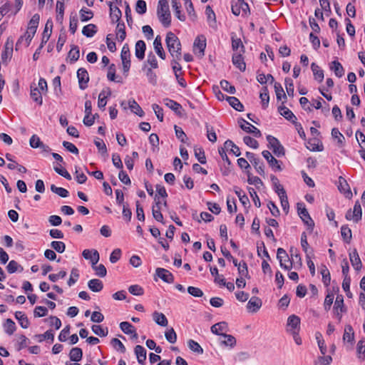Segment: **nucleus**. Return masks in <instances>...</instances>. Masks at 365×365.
I'll return each instance as SVG.
<instances>
[{
    "instance_id": "46",
    "label": "nucleus",
    "mask_w": 365,
    "mask_h": 365,
    "mask_svg": "<svg viewBox=\"0 0 365 365\" xmlns=\"http://www.w3.org/2000/svg\"><path fill=\"white\" fill-rule=\"evenodd\" d=\"M148 64L151 68H158V63L155 56L153 53H150L148 55L147 60L144 63V68H146V65Z\"/></svg>"
},
{
    "instance_id": "43",
    "label": "nucleus",
    "mask_w": 365,
    "mask_h": 365,
    "mask_svg": "<svg viewBox=\"0 0 365 365\" xmlns=\"http://www.w3.org/2000/svg\"><path fill=\"white\" fill-rule=\"evenodd\" d=\"M7 271L9 273L12 274L17 271L22 272L24 270L23 267H21L19 263L15 260H11L7 267Z\"/></svg>"
},
{
    "instance_id": "63",
    "label": "nucleus",
    "mask_w": 365,
    "mask_h": 365,
    "mask_svg": "<svg viewBox=\"0 0 365 365\" xmlns=\"http://www.w3.org/2000/svg\"><path fill=\"white\" fill-rule=\"evenodd\" d=\"M237 269L241 277H250L247 265L245 261H242L239 263Z\"/></svg>"
},
{
    "instance_id": "49",
    "label": "nucleus",
    "mask_w": 365,
    "mask_h": 365,
    "mask_svg": "<svg viewBox=\"0 0 365 365\" xmlns=\"http://www.w3.org/2000/svg\"><path fill=\"white\" fill-rule=\"evenodd\" d=\"M189 349L195 353L202 354L203 353V349L201 346L192 339H190L187 341Z\"/></svg>"
},
{
    "instance_id": "32",
    "label": "nucleus",
    "mask_w": 365,
    "mask_h": 365,
    "mask_svg": "<svg viewBox=\"0 0 365 365\" xmlns=\"http://www.w3.org/2000/svg\"><path fill=\"white\" fill-rule=\"evenodd\" d=\"M227 330V324L225 322L217 323L211 327V331L217 335L223 334L222 331Z\"/></svg>"
},
{
    "instance_id": "22",
    "label": "nucleus",
    "mask_w": 365,
    "mask_h": 365,
    "mask_svg": "<svg viewBox=\"0 0 365 365\" xmlns=\"http://www.w3.org/2000/svg\"><path fill=\"white\" fill-rule=\"evenodd\" d=\"M242 53H243L240 52L234 53L232 56V63L241 71H245L246 68V64L244 61Z\"/></svg>"
},
{
    "instance_id": "15",
    "label": "nucleus",
    "mask_w": 365,
    "mask_h": 365,
    "mask_svg": "<svg viewBox=\"0 0 365 365\" xmlns=\"http://www.w3.org/2000/svg\"><path fill=\"white\" fill-rule=\"evenodd\" d=\"M14 41L11 38H8L4 45V49L1 54V59L3 61H6L7 58L11 57L13 53Z\"/></svg>"
},
{
    "instance_id": "51",
    "label": "nucleus",
    "mask_w": 365,
    "mask_h": 365,
    "mask_svg": "<svg viewBox=\"0 0 365 365\" xmlns=\"http://www.w3.org/2000/svg\"><path fill=\"white\" fill-rule=\"evenodd\" d=\"M222 336L225 339L221 341L222 344L232 348L236 345V339L232 335L225 334Z\"/></svg>"
},
{
    "instance_id": "64",
    "label": "nucleus",
    "mask_w": 365,
    "mask_h": 365,
    "mask_svg": "<svg viewBox=\"0 0 365 365\" xmlns=\"http://www.w3.org/2000/svg\"><path fill=\"white\" fill-rule=\"evenodd\" d=\"M332 361L330 356H319L314 362V365H329Z\"/></svg>"
},
{
    "instance_id": "45",
    "label": "nucleus",
    "mask_w": 365,
    "mask_h": 365,
    "mask_svg": "<svg viewBox=\"0 0 365 365\" xmlns=\"http://www.w3.org/2000/svg\"><path fill=\"white\" fill-rule=\"evenodd\" d=\"M116 36L120 41H123L125 38L126 33L124 23H118L116 26Z\"/></svg>"
},
{
    "instance_id": "36",
    "label": "nucleus",
    "mask_w": 365,
    "mask_h": 365,
    "mask_svg": "<svg viewBox=\"0 0 365 365\" xmlns=\"http://www.w3.org/2000/svg\"><path fill=\"white\" fill-rule=\"evenodd\" d=\"M128 105L133 113L140 117H143L144 115V111L134 99L129 100Z\"/></svg>"
},
{
    "instance_id": "24",
    "label": "nucleus",
    "mask_w": 365,
    "mask_h": 365,
    "mask_svg": "<svg viewBox=\"0 0 365 365\" xmlns=\"http://www.w3.org/2000/svg\"><path fill=\"white\" fill-rule=\"evenodd\" d=\"M153 46H154V49H155L156 53L158 54V56L163 60H165L166 58V54L163 48L162 43H161V38L160 36H157L155 37L154 42H153Z\"/></svg>"
},
{
    "instance_id": "58",
    "label": "nucleus",
    "mask_w": 365,
    "mask_h": 365,
    "mask_svg": "<svg viewBox=\"0 0 365 365\" xmlns=\"http://www.w3.org/2000/svg\"><path fill=\"white\" fill-rule=\"evenodd\" d=\"M80 57L79 48L77 46H73L68 52V58L73 62L78 60Z\"/></svg>"
},
{
    "instance_id": "40",
    "label": "nucleus",
    "mask_w": 365,
    "mask_h": 365,
    "mask_svg": "<svg viewBox=\"0 0 365 365\" xmlns=\"http://www.w3.org/2000/svg\"><path fill=\"white\" fill-rule=\"evenodd\" d=\"M83 356V351L81 348L74 347L70 351L69 357L73 361H79Z\"/></svg>"
},
{
    "instance_id": "56",
    "label": "nucleus",
    "mask_w": 365,
    "mask_h": 365,
    "mask_svg": "<svg viewBox=\"0 0 365 365\" xmlns=\"http://www.w3.org/2000/svg\"><path fill=\"white\" fill-rule=\"evenodd\" d=\"M120 328L126 334H130L135 332V327L128 322H121L120 324Z\"/></svg>"
},
{
    "instance_id": "11",
    "label": "nucleus",
    "mask_w": 365,
    "mask_h": 365,
    "mask_svg": "<svg viewBox=\"0 0 365 365\" xmlns=\"http://www.w3.org/2000/svg\"><path fill=\"white\" fill-rule=\"evenodd\" d=\"M246 157L250 161V163L253 165L257 172L260 175H264V166L262 163L259 162V159L256 158L254 153L250 152H247L245 153Z\"/></svg>"
},
{
    "instance_id": "41",
    "label": "nucleus",
    "mask_w": 365,
    "mask_h": 365,
    "mask_svg": "<svg viewBox=\"0 0 365 365\" xmlns=\"http://www.w3.org/2000/svg\"><path fill=\"white\" fill-rule=\"evenodd\" d=\"M343 339L348 342L352 343L354 340V333L353 328L351 325H346L344 328V333L343 335Z\"/></svg>"
},
{
    "instance_id": "62",
    "label": "nucleus",
    "mask_w": 365,
    "mask_h": 365,
    "mask_svg": "<svg viewBox=\"0 0 365 365\" xmlns=\"http://www.w3.org/2000/svg\"><path fill=\"white\" fill-rule=\"evenodd\" d=\"M165 336L168 341L171 344H174L177 341V334L173 328L167 330L165 333Z\"/></svg>"
},
{
    "instance_id": "54",
    "label": "nucleus",
    "mask_w": 365,
    "mask_h": 365,
    "mask_svg": "<svg viewBox=\"0 0 365 365\" xmlns=\"http://www.w3.org/2000/svg\"><path fill=\"white\" fill-rule=\"evenodd\" d=\"M40 16L38 14H34L31 19L30 20L28 28L31 30V31H36L37 27L39 24Z\"/></svg>"
},
{
    "instance_id": "10",
    "label": "nucleus",
    "mask_w": 365,
    "mask_h": 365,
    "mask_svg": "<svg viewBox=\"0 0 365 365\" xmlns=\"http://www.w3.org/2000/svg\"><path fill=\"white\" fill-rule=\"evenodd\" d=\"M77 78L78 80L79 88L84 90L88 87L89 81V76L88 71L84 68H80L77 71Z\"/></svg>"
},
{
    "instance_id": "9",
    "label": "nucleus",
    "mask_w": 365,
    "mask_h": 365,
    "mask_svg": "<svg viewBox=\"0 0 365 365\" xmlns=\"http://www.w3.org/2000/svg\"><path fill=\"white\" fill-rule=\"evenodd\" d=\"M287 331L296 333L299 331L300 318L294 314L289 316L287 319Z\"/></svg>"
},
{
    "instance_id": "4",
    "label": "nucleus",
    "mask_w": 365,
    "mask_h": 365,
    "mask_svg": "<svg viewBox=\"0 0 365 365\" xmlns=\"http://www.w3.org/2000/svg\"><path fill=\"white\" fill-rule=\"evenodd\" d=\"M277 258L279 262V265L282 268L286 270H290L292 268V262L289 257L286 250L283 248H278L277 252Z\"/></svg>"
},
{
    "instance_id": "7",
    "label": "nucleus",
    "mask_w": 365,
    "mask_h": 365,
    "mask_svg": "<svg viewBox=\"0 0 365 365\" xmlns=\"http://www.w3.org/2000/svg\"><path fill=\"white\" fill-rule=\"evenodd\" d=\"M120 58L124 73H128L130 68V52L128 44H125L121 50Z\"/></svg>"
},
{
    "instance_id": "3",
    "label": "nucleus",
    "mask_w": 365,
    "mask_h": 365,
    "mask_svg": "<svg viewBox=\"0 0 365 365\" xmlns=\"http://www.w3.org/2000/svg\"><path fill=\"white\" fill-rule=\"evenodd\" d=\"M297 211L300 218L307 225L308 229L310 230V232H312L314 227V220L311 218L307 210L305 207V205L303 203H297Z\"/></svg>"
},
{
    "instance_id": "14",
    "label": "nucleus",
    "mask_w": 365,
    "mask_h": 365,
    "mask_svg": "<svg viewBox=\"0 0 365 365\" xmlns=\"http://www.w3.org/2000/svg\"><path fill=\"white\" fill-rule=\"evenodd\" d=\"M339 185H338V189L341 192H343L346 197L349 199L352 197V193L350 190V187L349 184L347 183L345 178L340 176L339 178Z\"/></svg>"
},
{
    "instance_id": "13",
    "label": "nucleus",
    "mask_w": 365,
    "mask_h": 365,
    "mask_svg": "<svg viewBox=\"0 0 365 365\" xmlns=\"http://www.w3.org/2000/svg\"><path fill=\"white\" fill-rule=\"evenodd\" d=\"M155 274L165 282L170 284L174 282V276L166 269L157 268L155 270Z\"/></svg>"
},
{
    "instance_id": "29",
    "label": "nucleus",
    "mask_w": 365,
    "mask_h": 365,
    "mask_svg": "<svg viewBox=\"0 0 365 365\" xmlns=\"http://www.w3.org/2000/svg\"><path fill=\"white\" fill-rule=\"evenodd\" d=\"M330 69L333 71L338 78H341L344 74V69L342 65L338 61H334L330 64Z\"/></svg>"
},
{
    "instance_id": "12",
    "label": "nucleus",
    "mask_w": 365,
    "mask_h": 365,
    "mask_svg": "<svg viewBox=\"0 0 365 365\" xmlns=\"http://www.w3.org/2000/svg\"><path fill=\"white\" fill-rule=\"evenodd\" d=\"M206 48V39L203 36H198L194 41V51L198 49L196 54L199 57H202L205 55V49Z\"/></svg>"
},
{
    "instance_id": "35",
    "label": "nucleus",
    "mask_w": 365,
    "mask_h": 365,
    "mask_svg": "<svg viewBox=\"0 0 365 365\" xmlns=\"http://www.w3.org/2000/svg\"><path fill=\"white\" fill-rule=\"evenodd\" d=\"M15 317L19 321L21 327L24 329H26L29 326V321L26 315L21 312H16L15 313Z\"/></svg>"
},
{
    "instance_id": "50",
    "label": "nucleus",
    "mask_w": 365,
    "mask_h": 365,
    "mask_svg": "<svg viewBox=\"0 0 365 365\" xmlns=\"http://www.w3.org/2000/svg\"><path fill=\"white\" fill-rule=\"evenodd\" d=\"M173 8L175 10V14L176 17L181 21H184L185 20V16L181 14V11L180 10V5L178 2V0H172Z\"/></svg>"
},
{
    "instance_id": "37",
    "label": "nucleus",
    "mask_w": 365,
    "mask_h": 365,
    "mask_svg": "<svg viewBox=\"0 0 365 365\" xmlns=\"http://www.w3.org/2000/svg\"><path fill=\"white\" fill-rule=\"evenodd\" d=\"M311 68L313 72L314 78L319 82H322L324 80V71L320 69L318 65L315 63H312L311 65Z\"/></svg>"
},
{
    "instance_id": "21",
    "label": "nucleus",
    "mask_w": 365,
    "mask_h": 365,
    "mask_svg": "<svg viewBox=\"0 0 365 365\" xmlns=\"http://www.w3.org/2000/svg\"><path fill=\"white\" fill-rule=\"evenodd\" d=\"M110 7V16L113 23L118 22L120 20L122 12L120 9L113 6L112 2L108 3Z\"/></svg>"
},
{
    "instance_id": "34",
    "label": "nucleus",
    "mask_w": 365,
    "mask_h": 365,
    "mask_svg": "<svg viewBox=\"0 0 365 365\" xmlns=\"http://www.w3.org/2000/svg\"><path fill=\"white\" fill-rule=\"evenodd\" d=\"M153 319L156 324L162 327H166L168 325V319L164 314L155 312L153 314Z\"/></svg>"
},
{
    "instance_id": "17",
    "label": "nucleus",
    "mask_w": 365,
    "mask_h": 365,
    "mask_svg": "<svg viewBox=\"0 0 365 365\" xmlns=\"http://www.w3.org/2000/svg\"><path fill=\"white\" fill-rule=\"evenodd\" d=\"M262 154L272 168H276L277 170H282V168L279 165V161L274 158L269 151L264 150Z\"/></svg>"
},
{
    "instance_id": "44",
    "label": "nucleus",
    "mask_w": 365,
    "mask_h": 365,
    "mask_svg": "<svg viewBox=\"0 0 365 365\" xmlns=\"http://www.w3.org/2000/svg\"><path fill=\"white\" fill-rule=\"evenodd\" d=\"M322 276V282L326 287H328L330 284L331 277L329 269L325 265H322L320 270Z\"/></svg>"
},
{
    "instance_id": "1",
    "label": "nucleus",
    "mask_w": 365,
    "mask_h": 365,
    "mask_svg": "<svg viewBox=\"0 0 365 365\" xmlns=\"http://www.w3.org/2000/svg\"><path fill=\"white\" fill-rule=\"evenodd\" d=\"M166 45L169 53L173 58L181 60V43L178 38L171 31L166 35Z\"/></svg>"
},
{
    "instance_id": "28",
    "label": "nucleus",
    "mask_w": 365,
    "mask_h": 365,
    "mask_svg": "<svg viewBox=\"0 0 365 365\" xmlns=\"http://www.w3.org/2000/svg\"><path fill=\"white\" fill-rule=\"evenodd\" d=\"M135 354L136 355L138 362L143 364L146 359V350L140 345H137L135 347Z\"/></svg>"
},
{
    "instance_id": "31",
    "label": "nucleus",
    "mask_w": 365,
    "mask_h": 365,
    "mask_svg": "<svg viewBox=\"0 0 365 365\" xmlns=\"http://www.w3.org/2000/svg\"><path fill=\"white\" fill-rule=\"evenodd\" d=\"M88 287L91 291L98 292L103 289V284L100 279H93L88 281Z\"/></svg>"
},
{
    "instance_id": "57",
    "label": "nucleus",
    "mask_w": 365,
    "mask_h": 365,
    "mask_svg": "<svg viewBox=\"0 0 365 365\" xmlns=\"http://www.w3.org/2000/svg\"><path fill=\"white\" fill-rule=\"evenodd\" d=\"M5 331L9 335H12L16 330L14 322L11 319H7L4 324Z\"/></svg>"
},
{
    "instance_id": "52",
    "label": "nucleus",
    "mask_w": 365,
    "mask_h": 365,
    "mask_svg": "<svg viewBox=\"0 0 365 365\" xmlns=\"http://www.w3.org/2000/svg\"><path fill=\"white\" fill-rule=\"evenodd\" d=\"M232 47L233 51H237V50L240 48L239 52L245 53V46L242 44V42L240 38H235L234 37H232Z\"/></svg>"
},
{
    "instance_id": "33",
    "label": "nucleus",
    "mask_w": 365,
    "mask_h": 365,
    "mask_svg": "<svg viewBox=\"0 0 365 365\" xmlns=\"http://www.w3.org/2000/svg\"><path fill=\"white\" fill-rule=\"evenodd\" d=\"M301 245L302 250L306 253V258H309V255H313V250L309 249V244L307 242V237L305 232H303L301 236Z\"/></svg>"
},
{
    "instance_id": "18",
    "label": "nucleus",
    "mask_w": 365,
    "mask_h": 365,
    "mask_svg": "<svg viewBox=\"0 0 365 365\" xmlns=\"http://www.w3.org/2000/svg\"><path fill=\"white\" fill-rule=\"evenodd\" d=\"M247 15L250 13L249 5L247 3L235 4L232 5V12L235 16H239L241 13Z\"/></svg>"
},
{
    "instance_id": "53",
    "label": "nucleus",
    "mask_w": 365,
    "mask_h": 365,
    "mask_svg": "<svg viewBox=\"0 0 365 365\" xmlns=\"http://www.w3.org/2000/svg\"><path fill=\"white\" fill-rule=\"evenodd\" d=\"M51 190L61 197H66L68 196L69 194L68 191L66 189L63 187H57L55 185H51Z\"/></svg>"
},
{
    "instance_id": "19",
    "label": "nucleus",
    "mask_w": 365,
    "mask_h": 365,
    "mask_svg": "<svg viewBox=\"0 0 365 365\" xmlns=\"http://www.w3.org/2000/svg\"><path fill=\"white\" fill-rule=\"evenodd\" d=\"M242 121L243 122V124H240V128L245 132L248 133H252L255 137H260L261 136V132L260 130L246 121L244 119H242Z\"/></svg>"
},
{
    "instance_id": "8",
    "label": "nucleus",
    "mask_w": 365,
    "mask_h": 365,
    "mask_svg": "<svg viewBox=\"0 0 365 365\" xmlns=\"http://www.w3.org/2000/svg\"><path fill=\"white\" fill-rule=\"evenodd\" d=\"M276 192H277L279 197L282 210L284 211L286 214H287L289 212V205L285 190L281 185H279L277 186Z\"/></svg>"
},
{
    "instance_id": "59",
    "label": "nucleus",
    "mask_w": 365,
    "mask_h": 365,
    "mask_svg": "<svg viewBox=\"0 0 365 365\" xmlns=\"http://www.w3.org/2000/svg\"><path fill=\"white\" fill-rule=\"evenodd\" d=\"M331 136L333 138L336 139L337 142L339 145H342L344 143L345 138L344 136L339 132L338 128H334L331 130Z\"/></svg>"
},
{
    "instance_id": "16",
    "label": "nucleus",
    "mask_w": 365,
    "mask_h": 365,
    "mask_svg": "<svg viewBox=\"0 0 365 365\" xmlns=\"http://www.w3.org/2000/svg\"><path fill=\"white\" fill-rule=\"evenodd\" d=\"M82 255L86 259H91L92 265H95L99 261V253L96 250H84L83 251Z\"/></svg>"
},
{
    "instance_id": "20",
    "label": "nucleus",
    "mask_w": 365,
    "mask_h": 365,
    "mask_svg": "<svg viewBox=\"0 0 365 365\" xmlns=\"http://www.w3.org/2000/svg\"><path fill=\"white\" fill-rule=\"evenodd\" d=\"M262 300L257 297H252L248 302L247 308L251 312H257L262 307Z\"/></svg>"
},
{
    "instance_id": "25",
    "label": "nucleus",
    "mask_w": 365,
    "mask_h": 365,
    "mask_svg": "<svg viewBox=\"0 0 365 365\" xmlns=\"http://www.w3.org/2000/svg\"><path fill=\"white\" fill-rule=\"evenodd\" d=\"M349 258L353 267L356 270L361 269L362 264L358 252L356 249H354L351 253H349Z\"/></svg>"
},
{
    "instance_id": "42",
    "label": "nucleus",
    "mask_w": 365,
    "mask_h": 365,
    "mask_svg": "<svg viewBox=\"0 0 365 365\" xmlns=\"http://www.w3.org/2000/svg\"><path fill=\"white\" fill-rule=\"evenodd\" d=\"M97 32L96 26L95 24H88L83 28L82 34L86 37H92Z\"/></svg>"
},
{
    "instance_id": "27",
    "label": "nucleus",
    "mask_w": 365,
    "mask_h": 365,
    "mask_svg": "<svg viewBox=\"0 0 365 365\" xmlns=\"http://www.w3.org/2000/svg\"><path fill=\"white\" fill-rule=\"evenodd\" d=\"M164 103L166 106L173 110L176 114L181 115V110H182V106L169 98L164 99Z\"/></svg>"
},
{
    "instance_id": "38",
    "label": "nucleus",
    "mask_w": 365,
    "mask_h": 365,
    "mask_svg": "<svg viewBox=\"0 0 365 365\" xmlns=\"http://www.w3.org/2000/svg\"><path fill=\"white\" fill-rule=\"evenodd\" d=\"M226 100L228 101L229 104L235 108L237 111H242L243 110L244 106L240 103L239 99L234 96H227L226 98Z\"/></svg>"
},
{
    "instance_id": "61",
    "label": "nucleus",
    "mask_w": 365,
    "mask_h": 365,
    "mask_svg": "<svg viewBox=\"0 0 365 365\" xmlns=\"http://www.w3.org/2000/svg\"><path fill=\"white\" fill-rule=\"evenodd\" d=\"M51 247L58 253H63L66 250V245L61 241H53Z\"/></svg>"
},
{
    "instance_id": "2",
    "label": "nucleus",
    "mask_w": 365,
    "mask_h": 365,
    "mask_svg": "<svg viewBox=\"0 0 365 365\" xmlns=\"http://www.w3.org/2000/svg\"><path fill=\"white\" fill-rule=\"evenodd\" d=\"M157 14L159 20L163 25L165 27L170 26L171 23V16L167 0H159Z\"/></svg>"
},
{
    "instance_id": "55",
    "label": "nucleus",
    "mask_w": 365,
    "mask_h": 365,
    "mask_svg": "<svg viewBox=\"0 0 365 365\" xmlns=\"http://www.w3.org/2000/svg\"><path fill=\"white\" fill-rule=\"evenodd\" d=\"M274 91L276 93L277 99L278 101H280L282 98H283L285 100L287 99V96L279 83L276 82L274 83Z\"/></svg>"
},
{
    "instance_id": "47",
    "label": "nucleus",
    "mask_w": 365,
    "mask_h": 365,
    "mask_svg": "<svg viewBox=\"0 0 365 365\" xmlns=\"http://www.w3.org/2000/svg\"><path fill=\"white\" fill-rule=\"evenodd\" d=\"M358 358L361 361L365 360V339L360 340L357 344Z\"/></svg>"
},
{
    "instance_id": "23",
    "label": "nucleus",
    "mask_w": 365,
    "mask_h": 365,
    "mask_svg": "<svg viewBox=\"0 0 365 365\" xmlns=\"http://www.w3.org/2000/svg\"><path fill=\"white\" fill-rule=\"evenodd\" d=\"M146 49L145 43L139 40L136 42L135 46V55L139 60H143L145 57V51Z\"/></svg>"
},
{
    "instance_id": "26",
    "label": "nucleus",
    "mask_w": 365,
    "mask_h": 365,
    "mask_svg": "<svg viewBox=\"0 0 365 365\" xmlns=\"http://www.w3.org/2000/svg\"><path fill=\"white\" fill-rule=\"evenodd\" d=\"M31 97L34 101L38 103L39 106L42 105L43 98L39 89L36 87V85L31 84Z\"/></svg>"
},
{
    "instance_id": "30",
    "label": "nucleus",
    "mask_w": 365,
    "mask_h": 365,
    "mask_svg": "<svg viewBox=\"0 0 365 365\" xmlns=\"http://www.w3.org/2000/svg\"><path fill=\"white\" fill-rule=\"evenodd\" d=\"M278 110H279V113L282 116H284L287 120H291L292 122V120H295V121L297 120V118L294 115V113L289 108L285 107L284 106L282 105V106H279Z\"/></svg>"
},
{
    "instance_id": "60",
    "label": "nucleus",
    "mask_w": 365,
    "mask_h": 365,
    "mask_svg": "<svg viewBox=\"0 0 365 365\" xmlns=\"http://www.w3.org/2000/svg\"><path fill=\"white\" fill-rule=\"evenodd\" d=\"M93 16V12L88 9H81L80 11V17L82 21H87Z\"/></svg>"
},
{
    "instance_id": "48",
    "label": "nucleus",
    "mask_w": 365,
    "mask_h": 365,
    "mask_svg": "<svg viewBox=\"0 0 365 365\" xmlns=\"http://www.w3.org/2000/svg\"><path fill=\"white\" fill-rule=\"evenodd\" d=\"M341 237H343L344 240L346 243H349L352 238V235H351V230L347 225H343L341 227Z\"/></svg>"
},
{
    "instance_id": "39",
    "label": "nucleus",
    "mask_w": 365,
    "mask_h": 365,
    "mask_svg": "<svg viewBox=\"0 0 365 365\" xmlns=\"http://www.w3.org/2000/svg\"><path fill=\"white\" fill-rule=\"evenodd\" d=\"M52 26H53L52 21L50 20H48L46 24L44 31L43 32V36H42V41H41L42 44L46 43L48 41V40L49 39V38L51 36V34Z\"/></svg>"
},
{
    "instance_id": "6",
    "label": "nucleus",
    "mask_w": 365,
    "mask_h": 365,
    "mask_svg": "<svg viewBox=\"0 0 365 365\" xmlns=\"http://www.w3.org/2000/svg\"><path fill=\"white\" fill-rule=\"evenodd\" d=\"M362 216L361 207L359 201H356L353 211L351 210H348L346 213L345 217L347 220H354L355 222H358L361 220Z\"/></svg>"
},
{
    "instance_id": "5",
    "label": "nucleus",
    "mask_w": 365,
    "mask_h": 365,
    "mask_svg": "<svg viewBox=\"0 0 365 365\" xmlns=\"http://www.w3.org/2000/svg\"><path fill=\"white\" fill-rule=\"evenodd\" d=\"M267 140L269 143V148L272 149L274 155H276L277 157L284 155V147L276 138L272 135H267Z\"/></svg>"
}]
</instances>
